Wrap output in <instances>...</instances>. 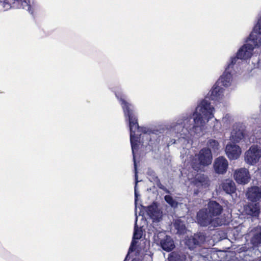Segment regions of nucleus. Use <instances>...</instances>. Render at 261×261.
I'll list each match as a JSON object with an SVG mask.
<instances>
[{"label": "nucleus", "mask_w": 261, "mask_h": 261, "mask_svg": "<svg viewBox=\"0 0 261 261\" xmlns=\"http://www.w3.org/2000/svg\"><path fill=\"white\" fill-rule=\"evenodd\" d=\"M213 109L209 103L203 100L192 113L184 114L176 122L171 123L170 125L171 136L177 139H170L167 146L176 144L183 148L190 147L191 136H200L206 123L214 117Z\"/></svg>", "instance_id": "nucleus-1"}, {"label": "nucleus", "mask_w": 261, "mask_h": 261, "mask_svg": "<svg viewBox=\"0 0 261 261\" xmlns=\"http://www.w3.org/2000/svg\"><path fill=\"white\" fill-rule=\"evenodd\" d=\"M119 104L120 105L124 113L125 120L128 122L130 132V142L131 145L133 162L135 169V185L134 187L135 193V205L137 208V202L140 194L137 190V185L139 182L138 179L137 165L136 160L135 152L138 150V145L140 143V138L136 136V133L141 127L139 126L138 122L137 114L136 112L134 106L127 100L125 95L117 92L115 93Z\"/></svg>", "instance_id": "nucleus-2"}, {"label": "nucleus", "mask_w": 261, "mask_h": 261, "mask_svg": "<svg viewBox=\"0 0 261 261\" xmlns=\"http://www.w3.org/2000/svg\"><path fill=\"white\" fill-rule=\"evenodd\" d=\"M136 133V136L140 137L141 135L140 143L138 148L141 143H144L143 139L145 138L148 141V144L152 147L159 148L167 143L168 145L169 135L171 136L172 131L170 130V126L167 127H161L151 128L147 127H141Z\"/></svg>", "instance_id": "nucleus-3"}, {"label": "nucleus", "mask_w": 261, "mask_h": 261, "mask_svg": "<svg viewBox=\"0 0 261 261\" xmlns=\"http://www.w3.org/2000/svg\"><path fill=\"white\" fill-rule=\"evenodd\" d=\"M196 219V222L201 227H217L222 225L220 219L213 218L208 212L207 209L205 208H202L197 212Z\"/></svg>", "instance_id": "nucleus-4"}, {"label": "nucleus", "mask_w": 261, "mask_h": 261, "mask_svg": "<svg viewBox=\"0 0 261 261\" xmlns=\"http://www.w3.org/2000/svg\"><path fill=\"white\" fill-rule=\"evenodd\" d=\"M245 42L246 43L238 49L236 56L230 58L229 63L233 66L234 65L238 59L247 60L250 58L255 47L259 46L254 45V43L251 42V41H247V39H246Z\"/></svg>", "instance_id": "nucleus-5"}, {"label": "nucleus", "mask_w": 261, "mask_h": 261, "mask_svg": "<svg viewBox=\"0 0 261 261\" xmlns=\"http://www.w3.org/2000/svg\"><path fill=\"white\" fill-rule=\"evenodd\" d=\"M154 241L159 243L160 246L164 251L170 252L175 247L174 242L171 237L166 235L165 232L156 230L154 232Z\"/></svg>", "instance_id": "nucleus-6"}, {"label": "nucleus", "mask_w": 261, "mask_h": 261, "mask_svg": "<svg viewBox=\"0 0 261 261\" xmlns=\"http://www.w3.org/2000/svg\"><path fill=\"white\" fill-rule=\"evenodd\" d=\"M144 208L145 209L146 214L152 220L153 224L159 223L162 220L163 211L159 208L156 202H153L151 204Z\"/></svg>", "instance_id": "nucleus-7"}, {"label": "nucleus", "mask_w": 261, "mask_h": 261, "mask_svg": "<svg viewBox=\"0 0 261 261\" xmlns=\"http://www.w3.org/2000/svg\"><path fill=\"white\" fill-rule=\"evenodd\" d=\"M206 235L204 231H199L189 237L186 240V245L191 250H194L204 243L206 240Z\"/></svg>", "instance_id": "nucleus-8"}, {"label": "nucleus", "mask_w": 261, "mask_h": 261, "mask_svg": "<svg viewBox=\"0 0 261 261\" xmlns=\"http://www.w3.org/2000/svg\"><path fill=\"white\" fill-rule=\"evenodd\" d=\"M224 89L217 82L215 83V84L214 85V86L212 87L211 90L210 91V92L207 94L206 96L205 97V98L200 100L198 101L197 106L200 104V103L203 100H205L206 101H207L208 103H209L210 106L212 108H213L212 113L214 115V111L215 110L214 107L211 104V102L207 99L208 98L210 100L216 101L220 99L222 96H223Z\"/></svg>", "instance_id": "nucleus-9"}, {"label": "nucleus", "mask_w": 261, "mask_h": 261, "mask_svg": "<svg viewBox=\"0 0 261 261\" xmlns=\"http://www.w3.org/2000/svg\"><path fill=\"white\" fill-rule=\"evenodd\" d=\"M261 157V150L255 145L251 146L245 153V161L250 165H254Z\"/></svg>", "instance_id": "nucleus-10"}, {"label": "nucleus", "mask_w": 261, "mask_h": 261, "mask_svg": "<svg viewBox=\"0 0 261 261\" xmlns=\"http://www.w3.org/2000/svg\"><path fill=\"white\" fill-rule=\"evenodd\" d=\"M245 127L243 123H236L232 127L230 136L231 142L237 143L245 138Z\"/></svg>", "instance_id": "nucleus-11"}, {"label": "nucleus", "mask_w": 261, "mask_h": 261, "mask_svg": "<svg viewBox=\"0 0 261 261\" xmlns=\"http://www.w3.org/2000/svg\"><path fill=\"white\" fill-rule=\"evenodd\" d=\"M261 35V15L258 17L257 21L254 25L252 32L246 38L247 41H251L254 45H259L261 43L260 35Z\"/></svg>", "instance_id": "nucleus-12"}, {"label": "nucleus", "mask_w": 261, "mask_h": 261, "mask_svg": "<svg viewBox=\"0 0 261 261\" xmlns=\"http://www.w3.org/2000/svg\"><path fill=\"white\" fill-rule=\"evenodd\" d=\"M233 67V66L228 62L222 75L216 82L221 87H228L230 86L232 79V71Z\"/></svg>", "instance_id": "nucleus-13"}, {"label": "nucleus", "mask_w": 261, "mask_h": 261, "mask_svg": "<svg viewBox=\"0 0 261 261\" xmlns=\"http://www.w3.org/2000/svg\"><path fill=\"white\" fill-rule=\"evenodd\" d=\"M198 160L199 164L203 166L211 164L213 160L212 151L209 148H203L199 152Z\"/></svg>", "instance_id": "nucleus-14"}, {"label": "nucleus", "mask_w": 261, "mask_h": 261, "mask_svg": "<svg viewBox=\"0 0 261 261\" xmlns=\"http://www.w3.org/2000/svg\"><path fill=\"white\" fill-rule=\"evenodd\" d=\"M234 178L238 184L245 185L250 181L251 177L248 169L240 168L235 171Z\"/></svg>", "instance_id": "nucleus-15"}, {"label": "nucleus", "mask_w": 261, "mask_h": 261, "mask_svg": "<svg viewBox=\"0 0 261 261\" xmlns=\"http://www.w3.org/2000/svg\"><path fill=\"white\" fill-rule=\"evenodd\" d=\"M225 152L230 160H236L241 153V149L239 145L231 142L226 145Z\"/></svg>", "instance_id": "nucleus-16"}, {"label": "nucleus", "mask_w": 261, "mask_h": 261, "mask_svg": "<svg viewBox=\"0 0 261 261\" xmlns=\"http://www.w3.org/2000/svg\"><path fill=\"white\" fill-rule=\"evenodd\" d=\"M228 162L223 156L217 158L214 163V168L216 173L223 174L226 172L228 168Z\"/></svg>", "instance_id": "nucleus-17"}, {"label": "nucleus", "mask_w": 261, "mask_h": 261, "mask_svg": "<svg viewBox=\"0 0 261 261\" xmlns=\"http://www.w3.org/2000/svg\"><path fill=\"white\" fill-rule=\"evenodd\" d=\"M205 208L207 209L208 212L213 218L220 216L223 211L222 206L215 200H210L207 203V207Z\"/></svg>", "instance_id": "nucleus-18"}, {"label": "nucleus", "mask_w": 261, "mask_h": 261, "mask_svg": "<svg viewBox=\"0 0 261 261\" xmlns=\"http://www.w3.org/2000/svg\"><path fill=\"white\" fill-rule=\"evenodd\" d=\"M246 197L248 200L252 202H257L261 199V188L257 186L248 188Z\"/></svg>", "instance_id": "nucleus-19"}, {"label": "nucleus", "mask_w": 261, "mask_h": 261, "mask_svg": "<svg viewBox=\"0 0 261 261\" xmlns=\"http://www.w3.org/2000/svg\"><path fill=\"white\" fill-rule=\"evenodd\" d=\"M147 174L149 181L155 184L159 189L163 190L166 193H170V191L161 184L156 173L153 170L148 169Z\"/></svg>", "instance_id": "nucleus-20"}, {"label": "nucleus", "mask_w": 261, "mask_h": 261, "mask_svg": "<svg viewBox=\"0 0 261 261\" xmlns=\"http://www.w3.org/2000/svg\"><path fill=\"white\" fill-rule=\"evenodd\" d=\"M260 210V204L259 202L249 203L245 207L246 214L252 217H258Z\"/></svg>", "instance_id": "nucleus-21"}, {"label": "nucleus", "mask_w": 261, "mask_h": 261, "mask_svg": "<svg viewBox=\"0 0 261 261\" xmlns=\"http://www.w3.org/2000/svg\"><path fill=\"white\" fill-rule=\"evenodd\" d=\"M173 226L176 230V234L178 235L185 234L187 231L185 222L180 219H177L174 220Z\"/></svg>", "instance_id": "nucleus-22"}, {"label": "nucleus", "mask_w": 261, "mask_h": 261, "mask_svg": "<svg viewBox=\"0 0 261 261\" xmlns=\"http://www.w3.org/2000/svg\"><path fill=\"white\" fill-rule=\"evenodd\" d=\"M223 190L227 194H232L236 192V187L232 180H226L222 184Z\"/></svg>", "instance_id": "nucleus-23"}, {"label": "nucleus", "mask_w": 261, "mask_h": 261, "mask_svg": "<svg viewBox=\"0 0 261 261\" xmlns=\"http://www.w3.org/2000/svg\"><path fill=\"white\" fill-rule=\"evenodd\" d=\"M193 183L197 187H207L209 186V180L206 175L200 174L194 178Z\"/></svg>", "instance_id": "nucleus-24"}, {"label": "nucleus", "mask_w": 261, "mask_h": 261, "mask_svg": "<svg viewBox=\"0 0 261 261\" xmlns=\"http://www.w3.org/2000/svg\"><path fill=\"white\" fill-rule=\"evenodd\" d=\"M251 242L252 244L257 247L261 244V226H258L255 228V233L251 238Z\"/></svg>", "instance_id": "nucleus-25"}, {"label": "nucleus", "mask_w": 261, "mask_h": 261, "mask_svg": "<svg viewBox=\"0 0 261 261\" xmlns=\"http://www.w3.org/2000/svg\"><path fill=\"white\" fill-rule=\"evenodd\" d=\"M186 255L182 252L173 251L168 255V261H186Z\"/></svg>", "instance_id": "nucleus-26"}, {"label": "nucleus", "mask_w": 261, "mask_h": 261, "mask_svg": "<svg viewBox=\"0 0 261 261\" xmlns=\"http://www.w3.org/2000/svg\"><path fill=\"white\" fill-rule=\"evenodd\" d=\"M207 147H206V148H209L211 150L212 149L214 152L218 150L220 147L219 143L218 141L212 139L207 141Z\"/></svg>", "instance_id": "nucleus-27"}, {"label": "nucleus", "mask_w": 261, "mask_h": 261, "mask_svg": "<svg viewBox=\"0 0 261 261\" xmlns=\"http://www.w3.org/2000/svg\"><path fill=\"white\" fill-rule=\"evenodd\" d=\"M164 200L171 207L175 208L178 207V202L169 194L164 196Z\"/></svg>", "instance_id": "nucleus-28"}, {"label": "nucleus", "mask_w": 261, "mask_h": 261, "mask_svg": "<svg viewBox=\"0 0 261 261\" xmlns=\"http://www.w3.org/2000/svg\"><path fill=\"white\" fill-rule=\"evenodd\" d=\"M137 217H136V222L134 227V231L133 233V240L135 241L136 240H140L142 236V232L141 230H140L137 226Z\"/></svg>", "instance_id": "nucleus-29"}, {"label": "nucleus", "mask_w": 261, "mask_h": 261, "mask_svg": "<svg viewBox=\"0 0 261 261\" xmlns=\"http://www.w3.org/2000/svg\"><path fill=\"white\" fill-rule=\"evenodd\" d=\"M137 242L132 240L130 245L128 248V254H130L135 251L136 248V244Z\"/></svg>", "instance_id": "nucleus-30"}, {"label": "nucleus", "mask_w": 261, "mask_h": 261, "mask_svg": "<svg viewBox=\"0 0 261 261\" xmlns=\"http://www.w3.org/2000/svg\"><path fill=\"white\" fill-rule=\"evenodd\" d=\"M129 255V254H128V252H127V253L125 257V259H124L125 260L127 261L130 259Z\"/></svg>", "instance_id": "nucleus-31"}, {"label": "nucleus", "mask_w": 261, "mask_h": 261, "mask_svg": "<svg viewBox=\"0 0 261 261\" xmlns=\"http://www.w3.org/2000/svg\"><path fill=\"white\" fill-rule=\"evenodd\" d=\"M124 261H126V260H124Z\"/></svg>", "instance_id": "nucleus-32"}]
</instances>
